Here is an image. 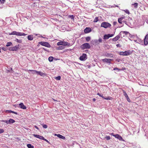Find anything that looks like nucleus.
Instances as JSON below:
<instances>
[{
	"label": "nucleus",
	"instance_id": "32",
	"mask_svg": "<svg viewBox=\"0 0 148 148\" xmlns=\"http://www.w3.org/2000/svg\"><path fill=\"white\" fill-rule=\"evenodd\" d=\"M106 56L110 57H112L113 56V54L111 53L107 54Z\"/></svg>",
	"mask_w": 148,
	"mask_h": 148
},
{
	"label": "nucleus",
	"instance_id": "9",
	"mask_svg": "<svg viewBox=\"0 0 148 148\" xmlns=\"http://www.w3.org/2000/svg\"><path fill=\"white\" fill-rule=\"evenodd\" d=\"M112 60L110 59L105 58L102 60V61L104 62L111 63V61Z\"/></svg>",
	"mask_w": 148,
	"mask_h": 148
},
{
	"label": "nucleus",
	"instance_id": "14",
	"mask_svg": "<svg viewBox=\"0 0 148 148\" xmlns=\"http://www.w3.org/2000/svg\"><path fill=\"white\" fill-rule=\"evenodd\" d=\"M55 136H57L58 137L60 138H61L63 140H65L66 139L65 137L64 136L60 134H55Z\"/></svg>",
	"mask_w": 148,
	"mask_h": 148
},
{
	"label": "nucleus",
	"instance_id": "26",
	"mask_svg": "<svg viewBox=\"0 0 148 148\" xmlns=\"http://www.w3.org/2000/svg\"><path fill=\"white\" fill-rule=\"evenodd\" d=\"M108 34H106L104 36L103 38L104 39H108L109 38V37L108 36Z\"/></svg>",
	"mask_w": 148,
	"mask_h": 148
},
{
	"label": "nucleus",
	"instance_id": "40",
	"mask_svg": "<svg viewBox=\"0 0 148 148\" xmlns=\"http://www.w3.org/2000/svg\"><path fill=\"white\" fill-rule=\"evenodd\" d=\"M25 34L24 33L19 32V36L25 35Z\"/></svg>",
	"mask_w": 148,
	"mask_h": 148
},
{
	"label": "nucleus",
	"instance_id": "11",
	"mask_svg": "<svg viewBox=\"0 0 148 148\" xmlns=\"http://www.w3.org/2000/svg\"><path fill=\"white\" fill-rule=\"evenodd\" d=\"M18 48V46L16 45L15 47H10L9 49V50L12 51H16L17 50Z\"/></svg>",
	"mask_w": 148,
	"mask_h": 148
},
{
	"label": "nucleus",
	"instance_id": "8",
	"mask_svg": "<svg viewBox=\"0 0 148 148\" xmlns=\"http://www.w3.org/2000/svg\"><path fill=\"white\" fill-rule=\"evenodd\" d=\"M144 44L145 45L148 44V34L146 35L144 39Z\"/></svg>",
	"mask_w": 148,
	"mask_h": 148
},
{
	"label": "nucleus",
	"instance_id": "7",
	"mask_svg": "<svg viewBox=\"0 0 148 148\" xmlns=\"http://www.w3.org/2000/svg\"><path fill=\"white\" fill-rule=\"evenodd\" d=\"M87 58L86 54L85 53H84L82 56H80L79 58V60L81 61H84Z\"/></svg>",
	"mask_w": 148,
	"mask_h": 148
},
{
	"label": "nucleus",
	"instance_id": "43",
	"mask_svg": "<svg viewBox=\"0 0 148 148\" xmlns=\"http://www.w3.org/2000/svg\"><path fill=\"white\" fill-rule=\"evenodd\" d=\"M5 0H0V2L2 3H4Z\"/></svg>",
	"mask_w": 148,
	"mask_h": 148
},
{
	"label": "nucleus",
	"instance_id": "54",
	"mask_svg": "<svg viewBox=\"0 0 148 148\" xmlns=\"http://www.w3.org/2000/svg\"><path fill=\"white\" fill-rule=\"evenodd\" d=\"M93 101H96V99H95V98H93Z\"/></svg>",
	"mask_w": 148,
	"mask_h": 148
},
{
	"label": "nucleus",
	"instance_id": "27",
	"mask_svg": "<svg viewBox=\"0 0 148 148\" xmlns=\"http://www.w3.org/2000/svg\"><path fill=\"white\" fill-rule=\"evenodd\" d=\"M132 5H134V7L135 8H137L138 6V4L137 3H136L132 4Z\"/></svg>",
	"mask_w": 148,
	"mask_h": 148
},
{
	"label": "nucleus",
	"instance_id": "56",
	"mask_svg": "<svg viewBox=\"0 0 148 148\" xmlns=\"http://www.w3.org/2000/svg\"><path fill=\"white\" fill-rule=\"evenodd\" d=\"M53 99V100L55 101H57L55 99Z\"/></svg>",
	"mask_w": 148,
	"mask_h": 148
},
{
	"label": "nucleus",
	"instance_id": "6",
	"mask_svg": "<svg viewBox=\"0 0 148 148\" xmlns=\"http://www.w3.org/2000/svg\"><path fill=\"white\" fill-rule=\"evenodd\" d=\"M81 47L82 49H89L90 46L89 43H85L82 45Z\"/></svg>",
	"mask_w": 148,
	"mask_h": 148
},
{
	"label": "nucleus",
	"instance_id": "34",
	"mask_svg": "<svg viewBox=\"0 0 148 148\" xmlns=\"http://www.w3.org/2000/svg\"><path fill=\"white\" fill-rule=\"evenodd\" d=\"M105 138L107 140H110L111 138L109 136H107Z\"/></svg>",
	"mask_w": 148,
	"mask_h": 148
},
{
	"label": "nucleus",
	"instance_id": "51",
	"mask_svg": "<svg viewBox=\"0 0 148 148\" xmlns=\"http://www.w3.org/2000/svg\"><path fill=\"white\" fill-rule=\"evenodd\" d=\"M97 95H99V96H101V95L99 93H98Z\"/></svg>",
	"mask_w": 148,
	"mask_h": 148
},
{
	"label": "nucleus",
	"instance_id": "23",
	"mask_svg": "<svg viewBox=\"0 0 148 148\" xmlns=\"http://www.w3.org/2000/svg\"><path fill=\"white\" fill-rule=\"evenodd\" d=\"M99 21V17H96L94 19L93 22L94 23L97 22Z\"/></svg>",
	"mask_w": 148,
	"mask_h": 148
},
{
	"label": "nucleus",
	"instance_id": "58",
	"mask_svg": "<svg viewBox=\"0 0 148 148\" xmlns=\"http://www.w3.org/2000/svg\"><path fill=\"white\" fill-rule=\"evenodd\" d=\"M127 100L129 102H130V100H129V99H127Z\"/></svg>",
	"mask_w": 148,
	"mask_h": 148
},
{
	"label": "nucleus",
	"instance_id": "36",
	"mask_svg": "<svg viewBox=\"0 0 148 148\" xmlns=\"http://www.w3.org/2000/svg\"><path fill=\"white\" fill-rule=\"evenodd\" d=\"M122 32L123 34H125L126 35H127L128 34H130V33L127 32L123 31Z\"/></svg>",
	"mask_w": 148,
	"mask_h": 148
},
{
	"label": "nucleus",
	"instance_id": "59",
	"mask_svg": "<svg viewBox=\"0 0 148 148\" xmlns=\"http://www.w3.org/2000/svg\"><path fill=\"white\" fill-rule=\"evenodd\" d=\"M1 48L0 47V52H1Z\"/></svg>",
	"mask_w": 148,
	"mask_h": 148
},
{
	"label": "nucleus",
	"instance_id": "18",
	"mask_svg": "<svg viewBox=\"0 0 148 148\" xmlns=\"http://www.w3.org/2000/svg\"><path fill=\"white\" fill-rule=\"evenodd\" d=\"M9 34L10 35H16L18 36V32H16V31H13L11 33H9Z\"/></svg>",
	"mask_w": 148,
	"mask_h": 148
},
{
	"label": "nucleus",
	"instance_id": "28",
	"mask_svg": "<svg viewBox=\"0 0 148 148\" xmlns=\"http://www.w3.org/2000/svg\"><path fill=\"white\" fill-rule=\"evenodd\" d=\"M104 99L106 100H112L113 99V98L110 97H107L106 98L105 97Z\"/></svg>",
	"mask_w": 148,
	"mask_h": 148
},
{
	"label": "nucleus",
	"instance_id": "10",
	"mask_svg": "<svg viewBox=\"0 0 148 148\" xmlns=\"http://www.w3.org/2000/svg\"><path fill=\"white\" fill-rule=\"evenodd\" d=\"M15 122V121L12 119H10L8 120H7L5 121V123L7 124H10L13 123Z\"/></svg>",
	"mask_w": 148,
	"mask_h": 148
},
{
	"label": "nucleus",
	"instance_id": "24",
	"mask_svg": "<svg viewBox=\"0 0 148 148\" xmlns=\"http://www.w3.org/2000/svg\"><path fill=\"white\" fill-rule=\"evenodd\" d=\"M12 44L11 42H8L6 45V46L7 47H8V46H12Z\"/></svg>",
	"mask_w": 148,
	"mask_h": 148
},
{
	"label": "nucleus",
	"instance_id": "52",
	"mask_svg": "<svg viewBox=\"0 0 148 148\" xmlns=\"http://www.w3.org/2000/svg\"><path fill=\"white\" fill-rule=\"evenodd\" d=\"M34 127H35L37 129H38V127H37V126L35 125V126H34Z\"/></svg>",
	"mask_w": 148,
	"mask_h": 148
},
{
	"label": "nucleus",
	"instance_id": "25",
	"mask_svg": "<svg viewBox=\"0 0 148 148\" xmlns=\"http://www.w3.org/2000/svg\"><path fill=\"white\" fill-rule=\"evenodd\" d=\"M53 58L52 56H50L48 58L49 60V62H52L53 61Z\"/></svg>",
	"mask_w": 148,
	"mask_h": 148
},
{
	"label": "nucleus",
	"instance_id": "60",
	"mask_svg": "<svg viewBox=\"0 0 148 148\" xmlns=\"http://www.w3.org/2000/svg\"><path fill=\"white\" fill-rule=\"evenodd\" d=\"M16 16H17V14H16Z\"/></svg>",
	"mask_w": 148,
	"mask_h": 148
},
{
	"label": "nucleus",
	"instance_id": "22",
	"mask_svg": "<svg viewBox=\"0 0 148 148\" xmlns=\"http://www.w3.org/2000/svg\"><path fill=\"white\" fill-rule=\"evenodd\" d=\"M27 146L28 148H34V147L31 144H28L27 145Z\"/></svg>",
	"mask_w": 148,
	"mask_h": 148
},
{
	"label": "nucleus",
	"instance_id": "1",
	"mask_svg": "<svg viewBox=\"0 0 148 148\" xmlns=\"http://www.w3.org/2000/svg\"><path fill=\"white\" fill-rule=\"evenodd\" d=\"M132 53V52L130 50L125 51V52H120L119 53L120 55L126 56L129 55Z\"/></svg>",
	"mask_w": 148,
	"mask_h": 148
},
{
	"label": "nucleus",
	"instance_id": "45",
	"mask_svg": "<svg viewBox=\"0 0 148 148\" xmlns=\"http://www.w3.org/2000/svg\"><path fill=\"white\" fill-rule=\"evenodd\" d=\"M11 113H14V114H17V112H14V111H12V110H11Z\"/></svg>",
	"mask_w": 148,
	"mask_h": 148
},
{
	"label": "nucleus",
	"instance_id": "44",
	"mask_svg": "<svg viewBox=\"0 0 148 148\" xmlns=\"http://www.w3.org/2000/svg\"><path fill=\"white\" fill-rule=\"evenodd\" d=\"M108 36L109 37V38L112 37V36H113V34H108Z\"/></svg>",
	"mask_w": 148,
	"mask_h": 148
},
{
	"label": "nucleus",
	"instance_id": "41",
	"mask_svg": "<svg viewBox=\"0 0 148 148\" xmlns=\"http://www.w3.org/2000/svg\"><path fill=\"white\" fill-rule=\"evenodd\" d=\"M114 70H118V71H119L121 70V69L118 68L117 67H115L114 69Z\"/></svg>",
	"mask_w": 148,
	"mask_h": 148
},
{
	"label": "nucleus",
	"instance_id": "55",
	"mask_svg": "<svg viewBox=\"0 0 148 148\" xmlns=\"http://www.w3.org/2000/svg\"><path fill=\"white\" fill-rule=\"evenodd\" d=\"M111 135L113 136V135H114V134L113 133L111 134Z\"/></svg>",
	"mask_w": 148,
	"mask_h": 148
},
{
	"label": "nucleus",
	"instance_id": "46",
	"mask_svg": "<svg viewBox=\"0 0 148 148\" xmlns=\"http://www.w3.org/2000/svg\"><path fill=\"white\" fill-rule=\"evenodd\" d=\"M102 40L101 38H99L98 40V41L99 42H102Z\"/></svg>",
	"mask_w": 148,
	"mask_h": 148
},
{
	"label": "nucleus",
	"instance_id": "50",
	"mask_svg": "<svg viewBox=\"0 0 148 148\" xmlns=\"http://www.w3.org/2000/svg\"><path fill=\"white\" fill-rule=\"evenodd\" d=\"M15 41H16L17 42H18V39L17 38L16 39Z\"/></svg>",
	"mask_w": 148,
	"mask_h": 148
},
{
	"label": "nucleus",
	"instance_id": "42",
	"mask_svg": "<svg viewBox=\"0 0 148 148\" xmlns=\"http://www.w3.org/2000/svg\"><path fill=\"white\" fill-rule=\"evenodd\" d=\"M11 110H6L5 111V112L6 113H11Z\"/></svg>",
	"mask_w": 148,
	"mask_h": 148
},
{
	"label": "nucleus",
	"instance_id": "29",
	"mask_svg": "<svg viewBox=\"0 0 148 148\" xmlns=\"http://www.w3.org/2000/svg\"><path fill=\"white\" fill-rule=\"evenodd\" d=\"M29 71H30L32 72V73L33 74H34L35 73H37V72H36L34 71H37L36 70H29Z\"/></svg>",
	"mask_w": 148,
	"mask_h": 148
},
{
	"label": "nucleus",
	"instance_id": "3",
	"mask_svg": "<svg viewBox=\"0 0 148 148\" xmlns=\"http://www.w3.org/2000/svg\"><path fill=\"white\" fill-rule=\"evenodd\" d=\"M33 136L35 137L38 138L41 140H44L45 141H46L47 143H49V142L46 139H45L43 136L36 134H33Z\"/></svg>",
	"mask_w": 148,
	"mask_h": 148
},
{
	"label": "nucleus",
	"instance_id": "30",
	"mask_svg": "<svg viewBox=\"0 0 148 148\" xmlns=\"http://www.w3.org/2000/svg\"><path fill=\"white\" fill-rule=\"evenodd\" d=\"M125 13L127 14H130V12L129 11L127 10H123Z\"/></svg>",
	"mask_w": 148,
	"mask_h": 148
},
{
	"label": "nucleus",
	"instance_id": "5",
	"mask_svg": "<svg viewBox=\"0 0 148 148\" xmlns=\"http://www.w3.org/2000/svg\"><path fill=\"white\" fill-rule=\"evenodd\" d=\"M39 43L41 45L47 47H51V45L47 42H39Z\"/></svg>",
	"mask_w": 148,
	"mask_h": 148
},
{
	"label": "nucleus",
	"instance_id": "4",
	"mask_svg": "<svg viewBox=\"0 0 148 148\" xmlns=\"http://www.w3.org/2000/svg\"><path fill=\"white\" fill-rule=\"evenodd\" d=\"M58 45H62L64 46H69L70 43L66 42L60 41L57 43Z\"/></svg>",
	"mask_w": 148,
	"mask_h": 148
},
{
	"label": "nucleus",
	"instance_id": "12",
	"mask_svg": "<svg viewBox=\"0 0 148 148\" xmlns=\"http://www.w3.org/2000/svg\"><path fill=\"white\" fill-rule=\"evenodd\" d=\"M91 31V29L90 27H86L84 30V32L85 33H88Z\"/></svg>",
	"mask_w": 148,
	"mask_h": 148
},
{
	"label": "nucleus",
	"instance_id": "57",
	"mask_svg": "<svg viewBox=\"0 0 148 148\" xmlns=\"http://www.w3.org/2000/svg\"><path fill=\"white\" fill-rule=\"evenodd\" d=\"M43 49L45 51H46V49L45 48H43Z\"/></svg>",
	"mask_w": 148,
	"mask_h": 148
},
{
	"label": "nucleus",
	"instance_id": "31",
	"mask_svg": "<svg viewBox=\"0 0 148 148\" xmlns=\"http://www.w3.org/2000/svg\"><path fill=\"white\" fill-rule=\"evenodd\" d=\"M55 78L57 80H60L61 79V77L60 76H58L55 77Z\"/></svg>",
	"mask_w": 148,
	"mask_h": 148
},
{
	"label": "nucleus",
	"instance_id": "20",
	"mask_svg": "<svg viewBox=\"0 0 148 148\" xmlns=\"http://www.w3.org/2000/svg\"><path fill=\"white\" fill-rule=\"evenodd\" d=\"M27 38L29 40H32L33 39V35H29L27 36Z\"/></svg>",
	"mask_w": 148,
	"mask_h": 148
},
{
	"label": "nucleus",
	"instance_id": "53",
	"mask_svg": "<svg viewBox=\"0 0 148 148\" xmlns=\"http://www.w3.org/2000/svg\"><path fill=\"white\" fill-rule=\"evenodd\" d=\"M116 23V22H114L113 23V25H115Z\"/></svg>",
	"mask_w": 148,
	"mask_h": 148
},
{
	"label": "nucleus",
	"instance_id": "49",
	"mask_svg": "<svg viewBox=\"0 0 148 148\" xmlns=\"http://www.w3.org/2000/svg\"><path fill=\"white\" fill-rule=\"evenodd\" d=\"M70 16L71 18H73V15H70V16Z\"/></svg>",
	"mask_w": 148,
	"mask_h": 148
},
{
	"label": "nucleus",
	"instance_id": "37",
	"mask_svg": "<svg viewBox=\"0 0 148 148\" xmlns=\"http://www.w3.org/2000/svg\"><path fill=\"white\" fill-rule=\"evenodd\" d=\"M42 126L44 128H47V126L46 125L43 124Z\"/></svg>",
	"mask_w": 148,
	"mask_h": 148
},
{
	"label": "nucleus",
	"instance_id": "38",
	"mask_svg": "<svg viewBox=\"0 0 148 148\" xmlns=\"http://www.w3.org/2000/svg\"><path fill=\"white\" fill-rule=\"evenodd\" d=\"M64 48L62 46H59L58 47V49L60 50V49H62Z\"/></svg>",
	"mask_w": 148,
	"mask_h": 148
},
{
	"label": "nucleus",
	"instance_id": "2",
	"mask_svg": "<svg viewBox=\"0 0 148 148\" xmlns=\"http://www.w3.org/2000/svg\"><path fill=\"white\" fill-rule=\"evenodd\" d=\"M111 26V25L110 24L106 22H103L101 24V27L106 28L110 27Z\"/></svg>",
	"mask_w": 148,
	"mask_h": 148
},
{
	"label": "nucleus",
	"instance_id": "39",
	"mask_svg": "<svg viewBox=\"0 0 148 148\" xmlns=\"http://www.w3.org/2000/svg\"><path fill=\"white\" fill-rule=\"evenodd\" d=\"M4 132V130L3 129H0V134L3 133Z\"/></svg>",
	"mask_w": 148,
	"mask_h": 148
},
{
	"label": "nucleus",
	"instance_id": "21",
	"mask_svg": "<svg viewBox=\"0 0 148 148\" xmlns=\"http://www.w3.org/2000/svg\"><path fill=\"white\" fill-rule=\"evenodd\" d=\"M119 38L120 37L118 36H116L115 38H113L112 40L114 41H116L118 40Z\"/></svg>",
	"mask_w": 148,
	"mask_h": 148
},
{
	"label": "nucleus",
	"instance_id": "17",
	"mask_svg": "<svg viewBox=\"0 0 148 148\" xmlns=\"http://www.w3.org/2000/svg\"><path fill=\"white\" fill-rule=\"evenodd\" d=\"M35 72H37V73L39 75L41 76H45L46 75V74L43 73L41 72L40 71H35Z\"/></svg>",
	"mask_w": 148,
	"mask_h": 148
},
{
	"label": "nucleus",
	"instance_id": "15",
	"mask_svg": "<svg viewBox=\"0 0 148 148\" xmlns=\"http://www.w3.org/2000/svg\"><path fill=\"white\" fill-rule=\"evenodd\" d=\"M19 107L22 109H26V107L24 105L23 103H21L19 104Z\"/></svg>",
	"mask_w": 148,
	"mask_h": 148
},
{
	"label": "nucleus",
	"instance_id": "19",
	"mask_svg": "<svg viewBox=\"0 0 148 148\" xmlns=\"http://www.w3.org/2000/svg\"><path fill=\"white\" fill-rule=\"evenodd\" d=\"M123 95H124V96H125V97L127 98V99H129V100H130V99L129 98V97H128L126 93V92L125 91H124V90H123Z\"/></svg>",
	"mask_w": 148,
	"mask_h": 148
},
{
	"label": "nucleus",
	"instance_id": "13",
	"mask_svg": "<svg viewBox=\"0 0 148 148\" xmlns=\"http://www.w3.org/2000/svg\"><path fill=\"white\" fill-rule=\"evenodd\" d=\"M113 136L115 137L116 138H118L120 140H123L122 137L118 134L113 135Z\"/></svg>",
	"mask_w": 148,
	"mask_h": 148
},
{
	"label": "nucleus",
	"instance_id": "47",
	"mask_svg": "<svg viewBox=\"0 0 148 148\" xmlns=\"http://www.w3.org/2000/svg\"><path fill=\"white\" fill-rule=\"evenodd\" d=\"M100 96L101 97L103 98L104 99L105 97L104 96H103V95L102 94L101 95V96Z\"/></svg>",
	"mask_w": 148,
	"mask_h": 148
},
{
	"label": "nucleus",
	"instance_id": "16",
	"mask_svg": "<svg viewBox=\"0 0 148 148\" xmlns=\"http://www.w3.org/2000/svg\"><path fill=\"white\" fill-rule=\"evenodd\" d=\"M125 16H123V17H121L119 18L118 19V21L119 23L120 24H121L122 23V20L125 18Z\"/></svg>",
	"mask_w": 148,
	"mask_h": 148
},
{
	"label": "nucleus",
	"instance_id": "35",
	"mask_svg": "<svg viewBox=\"0 0 148 148\" xmlns=\"http://www.w3.org/2000/svg\"><path fill=\"white\" fill-rule=\"evenodd\" d=\"M1 49L4 51H6L8 49L7 47H2Z\"/></svg>",
	"mask_w": 148,
	"mask_h": 148
},
{
	"label": "nucleus",
	"instance_id": "33",
	"mask_svg": "<svg viewBox=\"0 0 148 148\" xmlns=\"http://www.w3.org/2000/svg\"><path fill=\"white\" fill-rule=\"evenodd\" d=\"M86 40L87 42H88L90 40V37H87L86 38Z\"/></svg>",
	"mask_w": 148,
	"mask_h": 148
},
{
	"label": "nucleus",
	"instance_id": "48",
	"mask_svg": "<svg viewBox=\"0 0 148 148\" xmlns=\"http://www.w3.org/2000/svg\"><path fill=\"white\" fill-rule=\"evenodd\" d=\"M116 46L117 47H120V44H117V45H116Z\"/></svg>",
	"mask_w": 148,
	"mask_h": 148
}]
</instances>
